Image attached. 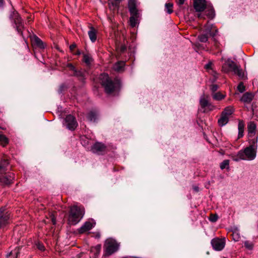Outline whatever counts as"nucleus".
I'll use <instances>...</instances> for the list:
<instances>
[{
	"instance_id": "nucleus-1",
	"label": "nucleus",
	"mask_w": 258,
	"mask_h": 258,
	"mask_svg": "<svg viewBox=\"0 0 258 258\" xmlns=\"http://www.w3.org/2000/svg\"><path fill=\"white\" fill-rule=\"evenodd\" d=\"M85 209L83 207L73 206L70 208L68 217V224L75 225L78 223L84 217Z\"/></svg>"
},
{
	"instance_id": "nucleus-2",
	"label": "nucleus",
	"mask_w": 258,
	"mask_h": 258,
	"mask_svg": "<svg viewBox=\"0 0 258 258\" xmlns=\"http://www.w3.org/2000/svg\"><path fill=\"white\" fill-rule=\"evenodd\" d=\"M101 83L104 87L105 92L107 94L113 92L119 85V82L117 79L111 80L108 75L102 74L99 77Z\"/></svg>"
},
{
	"instance_id": "nucleus-3",
	"label": "nucleus",
	"mask_w": 258,
	"mask_h": 258,
	"mask_svg": "<svg viewBox=\"0 0 258 258\" xmlns=\"http://www.w3.org/2000/svg\"><path fill=\"white\" fill-rule=\"evenodd\" d=\"M257 146L254 145H251L246 147L244 150L238 152L236 161L239 160H253L256 155Z\"/></svg>"
},
{
	"instance_id": "nucleus-4",
	"label": "nucleus",
	"mask_w": 258,
	"mask_h": 258,
	"mask_svg": "<svg viewBox=\"0 0 258 258\" xmlns=\"http://www.w3.org/2000/svg\"><path fill=\"white\" fill-rule=\"evenodd\" d=\"M119 247V244L115 239L107 238L103 245V256L107 257L113 254L118 250Z\"/></svg>"
},
{
	"instance_id": "nucleus-5",
	"label": "nucleus",
	"mask_w": 258,
	"mask_h": 258,
	"mask_svg": "<svg viewBox=\"0 0 258 258\" xmlns=\"http://www.w3.org/2000/svg\"><path fill=\"white\" fill-rule=\"evenodd\" d=\"M218 30L212 25L207 24L205 26V32L198 36V38L201 42H206L209 36L214 37L217 34Z\"/></svg>"
},
{
	"instance_id": "nucleus-6",
	"label": "nucleus",
	"mask_w": 258,
	"mask_h": 258,
	"mask_svg": "<svg viewBox=\"0 0 258 258\" xmlns=\"http://www.w3.org/2000/svg\"><path fill=\"white\" fill-rule=\"evenodd\" d=\"M231 71L240 79L244 78V74L240 67L238 66L235 62L228 59H227V71Z\"/></svg>"
},
{
	"instance_id": "nucleus-7",
	"label": "nucleus",
	"mask_w": 258,
	"mask_h": 258,
	"mask_svg": "<svg viewBox=\"0 0 258 258\" xmlns=\"http://www.w3.org/2000/svg\"><path fill=\"white\" fill-rule=\"evenodd\" d=\"M10 18L14 21L18 32L22 35V30L24 28V24L21 18L17 12H13Z\"/></svg>"
},
{
	"instance_id": "nucleus-8",
	"label": "nucleus",
	"mask_w": 258,
	"mask_h": 258,
	"mask_svg": "<svg viewBox=\"0 0 258 258\" xmlns=\"http://www.w3.org/2000/svg\"><path fill=\"white\" fill-rule=\"evenodd\" d=\"M10 214L5 207L0 208V229L6 226L9 222Z\"/></svg>"
},
{
	"instance_id": "nucleus-9",
	"label": "nucleus",
	"mask_w": 258,
	"mask_h": 258,
	"mask_svg": "<svg viewBox=\"0 0 258 258\" xmlns=\"http://www.w3.org/2000/svg\"><path fill=\"white\" fill-rule=\"evenodd\" d=\"M213 249L216 251L222 250L225 245V238H219L218 237L213 238L211 241Z\"/></svg>"
},
{
	"instance_id": "nucleus-10",
	"label": "nucleus",
	"mask_w": 258,
	"mask_h": 258,
	"mask_svg": "<svg viewBox=\"0 0 258 258\" xmlns=\"http://www.w3.org/2000/svg\"><path fill=\"white\" fill-rule=\"evenodd\" d=\"M63 124L67 128L72 131L74 130L78 125L75 117L71 114L66 117Z\"/></svg>"
},
{
	"instance_id": "nucleus-11",
	"label": "nucleus",
	"mask_w": 258,
	"mask_h": 258,
	"mask_svg": "<svg viewBox=\"0 0 258 258\" xmlns=\"http://www.w3.org/2000/svg\"><path fill=\"white\" fill-rule=\"evenodd\" d=\"M106 147L101 143L96 142L91 147V150L94 153L102 154L106 150Z\"/></svg>"
},
{
	"instance_id": "nucleus-12",
	"label": "nucleus",
	"mask_w": 258,
	"mask_h": 258,
	"mask_svg": "<svg viewBox=\"0 0 258 258\" xmlns=\"http://www.w3.org/2000/svg\"><path fill=\"white\" fill-rule=\"evenodd\" d=\"M194 7L198 12H202L206 8V2L205 0H194Z\"/></svg>"
},
{
	"instance_id": "nucleus-13",
	"label": "nucleus",
	"mask_w": 258,
	"mask_h": 258,
	"mask_svg": "<svg viewBox=\"0 0 258 258\" xmlns=\"http://www.w3.org/2000/svg\"><path fill=\"white\" fill-rule=\"evenodd\" d=\"M14 179L13 174L4 175L0 177V183L4 185H8L12 183Z\"/></svg>"
},
{
	"instance_id": "nucleus-14",
	"label": "nucleus",
	"mask_w": 258,
	"mask_h": 258,
	"mask_svg": "<svg viewBox=\"0 0 258 258\" xmlns=\"http://www.w3.org/2000/svg\"><path fill=\"white\" fill-rule=\"evenodd\" d=\"M128 7L129 11L132 15H137L138 13V11L136 8V2L135 0L128 1Z\"/></svg>"
},
{
	"instance_id": "nucleus-15",
	"label": "nucleus",
	"mask_w": 258,
	"mask_h": 258,
	"mask_svg": "<svg viewBox=\"0 0 258 258\" xmlns=\"http://www.w3.org/2000/svg\"><path fill=\"white\" fill-rule=\"evenodd\" d=\"M94 226L92 223L90 222H86L79 229L78 231L80 233H85L91 230Z\"/></svg>"
},
{
	"instance_id": "nucleus-16",
	"label": "nucleus",
	"mask_w": 258,
	"mask_h": 258,
	"mask_svg": "<svg viewBox=\"0 0 258 258\" xmlns=\"http://www.w3.org/2000/svg\"><path fill=\"white\" fill-rule=\"evenodd\" d=\"M212 63L209 62L205 65V68L209 74H211L214 77V81H215L217 78V73L212 68Z\"/></svg>"
},
{
	"instance_id": "nucleus-17",
	"label": "nucleus",
	"mask_w": 258,
	"mask_h": 258,
	"mask_svg": "<svg viewBox=\"0 0 258 258\" xmlns=\"http://www.w3.org/2000/svg\"><path fill=\"white\" fill-rule=\"evenodd\" d=\"M208 96L205 97V95H202L200 99V104L202 108H205L207 107L212 106L208 100Z\"/></svg>"
},
{
	"instance_id": "nucleus-18",
	"label": "nucleus",
	"mask_w": 258,
	"mask_h": 258,
	"mask_svg": "<svg viewBox=\"0 0 258 258\" xmlns=\"http://www.w3.org/2000/svg\"><path fill=\"white\" fill-rule=\"evenodd\" d=\"M253 98V95L252 93L246 92L241 97V101L244 103H250Z\"/></svg>"
},
{
	"instance_id": "nucleus-19",
	"label": "nucleus",
	"mask_w": 258,
	"mask_h": 258,
	"mask_svg": "<svg viewBox=\"0 0 258 258\" xmlns=\"http://www.w3.org/2000/svg\"><path fill=\"white\" fill-rule=\"evenodd\" d=\"M248 132L249 136H253L255 133L256 124L254 122H250L247 126Z\"/></svg>"
},
{
	"instance_id": "nucleus-20",
	"label": "nucleus",
	"mask_w": 258,
	"mask_h": 258,
	"mask_svg": "<svg viewBox=\"0 0 258 258\" xmlns=\"http://www.w3.org/2000/svg\"><path fill=\"white\" fill-rule=\"evenodd\" d=\"M124 66V61H118L114 64L113 69L117 72H122L123 71Z\"/></svg>"
},
{
	"instance_id": "nucleus-21",
	"label": "nucleus",
	"mask_w": 258,
	"mask_h": 258,
	"mask_svg": "<svg viewBox=\"0 0 258 258\" xmlns=\"http://www.w3.org/2000/svg\"><path fill=\"white\" fill-rule=\"evenodd\" d=\"M88 35L92 42H94L96 40V31L93 27H91L88 31Z\"/></svg>"
},
{
	"instance_id": "nucleus-22",
	"label": "nucleus",
	"mask_w": 258,
	"mask_h": 258,
	"mask_svg": "<svg viewBox=\"0 0 258 258\" xmlns=\"http://www.w3.org/2000/svg\"><path fill=\"white\" fill-rule=\"evenodd\" d=\"M232 231V236L233 239L235 241H238L240 239V236L239 232V231L237 227H234L233 229L231 230Z\"/></svg>"
},
{
	"instance_id": "nucleus-23",
	"label": "nucleus",
	"mask_w": 258,
	"mask_h": 258,
	"mask_svg": "<svg viewBox=\"0 0 258 258\" xmlns=\"http://www.w3.org/2000/svg\"><path fill=\"white\" fill-rule=\"evenodd\" d=\"M207 10L205 11L206 15L210 19H213L215 16L214 9L212 7H206Z\"/></svg>"
},
{
	"instance_id": "nucleus-24",
	"label": "nucleus",
	"mask_w": 258,
	"mask_h": 258,
	"mask_svg": "<svg viewBox=\"0 0 258 258\" xmlns=\"http://www.w3.org/2000/svg\"><path fill=\"white\" fill-rule=\"evenodd\" d=\"M33 43L38 47L40 48H44V45L42 41L36 36H35L33 38Z\"/></svg>"
},
{
	"instance_id": "nucleus-25",
	"label": "nucleus",
	"mask_w": 258,
	"mask_h": 258,
	"mask_svg": "<svg viewBox=\"0 0 258 258\" xmlns=\"http://www.w3.org/2000/svg\"><path fill=\"white\" fill-rule=\"evenodd\" d=\"M226 109L223 111L221 117L218 119V123L219 126H222L226 124Z\"/></svg>"
},
{
	"instance_id": "nucleus-26",
	"label": "nucleus",
	"mask_w": 258,
	"mask_h": 258,
	"mask_svg": "<svg viewBox=\"0 0 258 258\" xmlns=\"http://www.w3.org/2000/svg\"><path fill=\"white\" fill-rule=\"evenodd\" d=\"M101 249V244H98L95 246L92 247L91 248V252L94 253L95 255V257L98 256L99 254Z\"/></svg>"
},
{
	"instance_id": "nucleus-27",
	"label": "nucleus",
	"mask_w": 258,
	"mask_h": 258,
	"mask_svg": "<svg viewBox=\"0 0 258 258\" xmlns=\"http://www.w3.org/2000/svg\"><path fill=\"white\" fill-rule=\"evenodd\" d=\"M244 124L242 121H239L238 123V138L243 136Z\"/></svg>"
},
{
	"instance_id": "nucleus-28",
	"label": "nucleus",
	"mask_w": 258,
	"mask_h": 258,
	"mask_svg": "<svg viewBox=\"0 0 258 258\" xmlns=\"http://www.w3.org/2000/svg\"><path fill=\"white\" fill-rule=\"evenodd\" d=\"M93 59L92 56L89 54H83V61L87 65L89 66L93 61Z\"/></svg>"
},
{
	"instance_id": "nucleus-29",
	"label": "nucleus",
	"mask_w": 258,
	"mask_h": 258,
	"mask_svg": "<svg viewBox=\"0 0 258 258\" xmlns=\"http://www.w3.org/2000/svg\"><path fill=\"white\" fill-rule=\"evenodd\" d=\"M9 140L6 136L0 134V144L3 147H5L9 143Z\"/></svg>"
},
{
	"instance_id": "nucleus-30",
	"label": "nucleus",
	"mask_w": 258,
	"mask_h": 258,
	"mask_svg": "<svg viewBox=\"0 0 258 258\" xmlns=\"http://www.w3.org/2000/svg\"><path fill=\"white\" fill-rule=\"evenodd\" d=\"M97 117V114L94 111H90L87 116V119L91 121H95Z\"/></svg>"
},
{
	"instance_id": "nucleus-31",
	"label": "nucleus",
	"mask_w": 258,
	"mask_h": 258,
	"mask_svg": "<svg viewBox=\"0 0 258 258\" xmlns=\"http://www.w3.org/2000/svg\"><path fill=\"white\" fill-rule=\"evenodd\" d=\"M139 14L136 15H132L130 19V25L132 27H135L137 24V19L139 17Z\"/></svg>"
},
{
	"instance_id": "nucleus-32",
	"label": "nucleus",
	"mask_w": 258,
	"mask_h": 258,
	"mask_svg": "<svg viewBox=\"0 0 258 258\" xmlns=\"http://www.w3.org/2000/svg\"><path fill=\"white\" fill-rule=\"evenodd\" d=\"M73 75L78 77L82 81H84L85 80L84 73L81 71H77V70L73 73Z\"/></svg>"
},
{
	"instance_id": "nucleus-33",
	"label": "nucleus",
	"mask_w": 258,
	"mask_h": 258,
	"mask_svg": "<svg viewBox=\"0 0 258 258\" xmlns=\"http://www.w3.org/2000/svg\"><path fill=\"white\" fill-rule=\"evenodd\" d=\"M213 98L216 100H221L225 97V96L222 94L220 92L214 93L212 94Z\"/></svg>"
},
{
	"instance_id": "nucleus-34",
	"label": "nucleus",
	"mask_w": 258,
	"mask_h": 258,
	"mask_svg": "<svg viewBox=\"0 0 258 258\" xmlns=\"http://www.w3.org/2000/svg\"><path fill=\"white\" fill-rule=\"evenodd\" d=\"M173 4L171 3H166L165 6V9L166 12L169 14L173 12Z\"/></svg>"
},
{
	"instance_id": "nucleus-35",
	"label": "nucleus",
	"mask_w": 258,
	"mask_h": 258,
	"mask_svg": "<svg viewBox=\"0 0 258 258\" xmlns=\"http://www.w3.org/2000/svg\"><path fill=\"white\" fill-rule=\"evenodd\" d=\"M218 216L217 214H211L209 218V220L212 222H215L217 221Z\"/></svg>"
},
{
	"instance_id": "nucleus-36",
	"label": "nucleus",
	"mask_w": 258,
	"mask_h": 258,
	"mask_svg": "<svg viewBox=\"0 0 258 258\" xmlns=\"http://www.w3.org/2000/svg\"><path fill=\"white\" fill-rule=\"evenodd\" d=\"M244 246L246 248H247L249 250H251L253 248V243L249 241H245L244 242Z\"/></svg>"
},
{
	"instance_id": "nucleus-37",
	"label": "nucleus",
	"mask_w": 258,
	"mask_h": 258,
	"mask_svg": "<svg viewBox=\"0 0 258 258\" xmlns=\"http://www.w3.org/2000/svg\"><path fill=\"white\" fill-rule=\"evenodd\" d=\"M238 90L240 92L242 93L245 91V87L242 82H240L237 86Z\"/></svg>"
},
{
	"instance_id": "nucleus-38",
	"label": "nucleus",
	"mask_w": 258,
	"mask_h": 258,
	"mask_svg": "<svg viewBox=\"0 0 258 258\" xmlns=\"http://www.w3.org/2000/svg\"><path fill=\"white\" fill-rule=\"evenodd\" d=\"M121 1L122 0H109V2L113 6L117 7Z\"/></svg>"
},
{
	"instance_id": "nucleus-39",
	"label": "nucleus",
	"mask_w": 258,
	"mask_h": 258,
	"mask_svg": "<svg viewBox=\"0 0 258 258\" xmlns=\"http://www.w3.org/2000/svg\"><path fill=\"white\" fill-rule=\"evenodd\" d=\"M234 111V109L232 106L227 107V116L232 114Z\"/></svg>"
},
{
	"instance_id": "nucleus-40",
	"label": "nucleus",
	"mask_w": 258,
	"mask_h": 258,
	"mask_svg": "<svg viewBox=\"0 0 258 258\" xmlns=\"http://www.w3.org/2000/svg\"><path fill=\"white\" fill-rule=\"evenodd\" d=\"M218 88H219V86L217 85L212 84L210 86V90L213 93H214L215 92H216L218 90Z\"/></svg>"
},
{
	"instance_id": "nucleus-41",
	"label": "nucleus",
	"mask_w": 258,
	"mask_h": 258,
	"mask_svg": "<svg viewBox=\"0 0 258 258\" xmlns=\"http://www.w3.org/2000/svg\"><path fill=\"white\" fill-rule=\"evenodd\" d=\"M9 164V162L7 160H4L3 161V163L0 164V169L4 170L5 168V166Z\"/></svg>"
},
{
	"instance_id": "nucleus-42",
	"label": "nucleus",
	"mask_w": 258,
	"mask_h": 258,
	"mask_svg": "<svg viewBox=\"0 0 258 258\" xmlns=\"http://www.w3.org/2000/svg\"><path fill=\"white\" fill-rule=\"evenodd\" d=\"M67 67L70 69V70L73 72V73L76 70L75 67L72 63H68Z\"/></svg>"
},
{
	"instance_id": "nucleus-43",
	"label": "nucleus",
	"mask_w": 258,
	"mask_h": 258,
	"mask_svg": "<svg viewBox=\"0 0 258 258\" xmlns=\"http://www.w3.org/2000/svg\"><path fill=\"white\" fill-rule=\"evenodd\" d=\"M202 48V45L199 43H197L195 45V49L198 52Z\"/></svg>"
},
{
	"instance_id": "nucleus-44",
	"label": "nucleus",
	"mask_w": 258,
	"mask_h": 258,
	"mask_svg": "<svg viewBox=\"0 0 258 258\" xmlns=\"http://www.w3.org/2000/svg\"><path fill=\"white\" fill-rule=\"evenodd\" d=\"M220 168L221 169H224L226 168V160H224L220 165Z\"/></svg>"
},
{
	"instance_id": "nucleus-45",
	"label": "nucleus",
	"mask_w": 258,
	"mask_h": 258,
	"mask_svg": "<svg viewBox=\"0 0 258 258\" xmlns=\"http://www.w3.org/2000/svg\"><path fill=\"white\" fill-rule=\"evenodd\" d=\"M76 47V44L74 43L70 46V49L71 51H73Z\"/></svg>"
},
{
	"instance_id": "nucleus-46",
	"label": "nucleus",
	"mask_w": 258,
	"mask_h": 258,
	"mask_svg": "<svg viewBox=\"0 0 258 258\" xmlns=\"http://www.w3.org/2000/svg\"><path fill=\"white\" fill-rule=\"evenodd\" d=\"M184 0H176V3L179 5H181L184 4Z\"/></svg>"
},
{
	"instance_id": "nucleus-47",
	"label": "nucleus",
	"mask_w": 258,
	"mask_h": 258,
	"mask_svg": "<svg viewBox=\"0 0 258 258\" xmlns=\"http://www.w3.org/2000/svg\"><path fill=\"white\" fill-rule=\"evenodd\" d=\"M198 17L201 19H205V17L204 14L199 13L198 14Z\"/></svg>"
},
{
	"instance_id": "nucleus-48",
	"label": "nucleus",
	"mask_w": 258,
	"mask_h": 258,
	"mask_svg": "<svg viewBox=\"0 0 258 258\" xmlns=\"http://www.w3.org/2000/svg\"><path fill=\"white\" fill-rule=\"evenodd\" d=\"M64 87V86L63 85H61L60 87L59 90H58L59 93H61L62 92V91L63 90Z\"/></svg>"
},
{
	"instance_id": "nucleus-49",
	"label": "nucleus",
	"mask_w": 258,
	"mask_h": 258,
	"mask_svg": "<svg viewBox=\"0 0 258 258\" xmlns=\"http://www.w3.org/2000/svg\"><path fill=\"white\" fill-rule=\"evenodd\" d=\"M4 0H0V7H3L4 5Z\"/></svg>"
},
{
	"instance_id": "nucleus-50",
	"label": "nucleus",
	"mask_w": 258,
	"mask_h": 258,
	"mask_svg": "<svg viewBox=\"0 0 258 258\" xmlns=\"http://www.w3.org/2000/svg\"><path fill=\"white\" fill-rule=\"evenodd\" d=\"M13 251H11V252H10L8 253L7 254V255H6L7 257H9V256H10V255H11L12 254H13Z\"/></svg>"
},
{
	"instance_id": "nucleus-51",
	"label": "nucleus",
	"mask_w": 258,
	"mask_h": 258,
	"mask_svg": "<svg viewBox=\"0 0 258 258\" xmlns=\"http://www.w3.org/2000/svg\"><path fill=\"white\" fill-rule=\"evenodd\" d=\"M76 55H79L81 54V52L80 50H78L77 52L75 53Z\"/></svg>"
},
{
	"instance_id": "nucleus-52",
	"label": "nucleus",
	"mask_w": 258,
	"mask_h": 258,
	"mask_svg": "<svg viewBox=\"0 0 258 258\" xmlns=\"http://www.w3.org/2000/svg\"><path fill=\"white\" fill-rule=\"evenodd\" d=\"M39 248L41 250H43L44 249V246H41L39 247Z\"/></svg>"
},
{
	"instance_id": "nucleus-53",
	"label": "nucleus",
	"mask_w": 258,
	"mask_h": 258,
	"mask_svg": "<svg viewBox=\"0 0 258 258\" xmlns=\"http://www.w3.org/2000/svg\"><path fill=\"white\" fill-rule=\"evenodd\" d=\"M52 222L53 223V224H55V220L54 219V218H52Z\"/></svg>"
},
{
	"instance_id": "nucleus-54",
	"label": "nucleus",
	"mask_w": 258,
	"mask_h": 258,
	"mask_svg": "<svg viewBox=\"0 0 258 258\" xmlns=\"http://www.w3.org/2000/svg\"><path fill=\"white\" fill-rule=\"evenodd\" d=\"M194 189H195V190L198 191V187H195Z\"/></svg>"
},
{
	"instance_id": "nucleus-55",
	"label": "nucleus",
	"mask_w": 258,
	"mask_h": 258,
	"mask_svg": "<svg viewBox=\"0 0 258 258\" xmlns=\"http://www.w3.org/2000/svg\"><path fill=\"white\" fill-rule=\"evenodd\" d=\"M226 164H227V166L228 165V164H229L228 160H227Z\"/></svg>"
},
{
	"instance_id": "nucleus-56",
	"label": "nucleus",
	"mask_w": 258,
	"mask_h": 258,
	"mask_svg": "<svg viewBox=\"0 0 258 258\" xmlns=\"http://www.w3.org/2000/svg\"><path fill=\"white\" fill-rule=\"evenodd\" d=\"M18 253H19V252H18V251L16 252V256H17Z\"/></svg>"
},
{
	"instance_id": "nucleus-57",
	"label": "nucleus",
	"mask_w": 258,
	"mask_h": 258,
	"mask_svg": "<svg viewBox=\"0 0 258 258\" xmlns=\"http://www.w3.org/2000/svg\"><path fill=\"white\" fill-rule=\"evenodd\" d=\"M221 153L222 155H224V152H221Z\"/></svg>"
},
{
	"instance_id": "nucleus-58",
	"label": "nucleus",
	"mask_w": 258,
	"mask_h": 258,
	"mask_svg": "<svg viewBox=\"0 0 258 258\" xmlns=\"http://www.w3.org/2000/svg\"><path fill=\"white\" fill-rule=\"evenodd\" d=\"M224 69V66H222V70H223Z\"/></svg>"
},
{
	"instance_id": "nucleus-59",
	"label": "nucleus",
	"mask_w": 258,
	"mask_h": 258,
	"mask_svg": "<svg viewBox=\"0 0 258 258\" xmlns=\"http://www.w3.org/2000/svg\"><path fill=\"white\" fill-rule=\"evenodd\" d=\"M124 49V48L122 47V50H123Z\"/></svg>"
},
{
	"instance_id": "nucleus-60",
	"label": "nucleus",
	"mask_w": 258,
	"mask_h": 258,
	"mask_svg": "<svg viewBox=\"0 0 258 258\" xmlns=\"http://www.w3.org/2000/svg\"><path fill=\"white\" fill-rule=\"evenodd\" d=\"M97 237H100V235H97Z\"/></svg>"
}]
</instances>
